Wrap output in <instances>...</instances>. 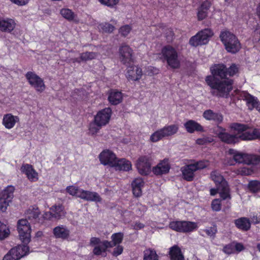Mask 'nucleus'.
Instances as JSON below:
<instances>
[{"label": "nucleus", "mask_w": 260, "mask_h": 260, "mask_svg": "<svg viewBox=\"0 0 260 260\" xmlns=\"http://www.w3.org/2000/svg\"><path fill=\"white\" fill-rule=\"evenodd\" d=\"M132 226L133 229L134 230H139L143 229L144 227V224L140 222H136L134 224L132 225Z\"/></svg>", "instance_id": "60"}, {"label": "nucleus", "mask_w": 260, "mask_h": 260, "mask_svg": "<svg viewBox=\"0 0 260 260\" xmlns=\"http://www.w3.org/2000/svg\"><path fill=\"white\" fill-rule=\"evenodd\" d=\"M53 234L57 238L66 239L69 237L70 231L65 226L60 225L53 229Z\"/></svg>", "instance_id": "29"}, {"label": "nucleus", "mask_w": 260, "mask_h": 260, "mask_svg": "<svg viewBox=\"0 0 260 260\" xmlns=\"http://www.w3.org/2000/svg\"><path fill=\"white\" fill-rule=\"evenodd\" d=\"M250 190L253 192H256L260 190V182L258 181H251L248 184Z\"/></svg>", "instance_id": "45"}, {"label": "nucleus", "mask_w": 260, "mask_h": 260, "mask_svg": "<svg viewBox=\"0 0 260 260\" xmlns=\"http://www.w3.org/2000/svg\"><path fill=\"white\" fill-rule=\"evenodd\" d=\"M99 158L101 164L113 168L116 171H128L132 168L131 161L125 158H118L113 152L109 149L101 152Z\"/></svg>", "instance_id": "3"}, {"label": "nucleus", "mask_w": 260, "mask_h": 260, "mask_svg": "<svg viewBox=\"0 0 260 260\" xmlns=\"http://www.w3.org/2000/svg\"><path fill=\"white\" fill-rule=\"evenodd\" d=\"M97 56L96 53L93 52H85L80 54V57L73 59V62L86 61L94 59Z\"/></svg>", "instance_id": "32"}, {"label": "nucleus", "mask_w": 260, "mask_h": 260, "mask_svg": "<svg viewBox=\"0 0 260 260\" xmlns=\"http://www.w3.org/2000/svg\"><path fill=\"white\" fill-rule=\"evenodd\" d=\"M27 245L23 243L22 245H19L12 248L16 250L14 254H15L18 260L29 253V248Z\"/></svg>", "instance_id": "30"}, {"label": "nucleus", "mask_w": 260, "mask_h": 260, "mask_svg": "<svg viewBox=\"0 0 260 260\" xmlns=\"http://www.w3.org/2000/svg\"><path fill=\"white\" fill-rule=\"evenodd\" d=\"M79 198L87 201L101 202L102 199L99 194L94 191L82 190Z\"/></svg>", "instance_id": "23"}, {"label": "nucleus", "mask_w": 260, "mask_h": 260, "mask_svg": "<svg viewBox=\"0 0 260 260\" xmlns=\"http://www.w3.org/2000/svg\"><path fill=\"white\" fill-rule=\"evenodd\" d=\"M214 35L213 30L210 28H205L199 31L196 35L191 37L189 44L194 47L207 44Z\"/></svg>", "instance_id": "9"}, {"label": "nucleus", "mask_w": 260, "mask_h": 260, "mask_svg": "<svg viewBox=\"0 0 260 260\" xmlns=\"http://www.w3.org/2000/svg\"><path fill=\"white\" fill-rule=\"evenodd\" d=\"M25 78L31 87L39 92H43L46 89L44 80L34 72H28Z\"/></svg>", "instance_id": "13"}, {"label": "nucleus", "mask_w": 260, "mask_h": 260, "mask_svg": "<svg viewBox=\"0 0 260 260\" xmlns=\"http://www.w3.org/2000/svg\"><path fill=\"white\" fill-rule=\"evenodd\" d=\"M145 182L142 178H135L132 182L133 192L135 197H139L142 194V188L144 187Z\"/></svg>", "instance_id": "22"}, {"label": "nucleus", "mask_w": 260, "mask_h": 260, "mask_svg": "<svg viewBox=\"0 0 260 260\" xmlns=\"http://www.w3.org/2000/svg\"><path fill=\"white\" fill-rule=\"evenodd\" d=\"M219 199H214L211 204V207L213 210L219 211L221 209V203Z\"/></svg>", "instance_id": "52"}, {"label": "nucleus", "mask_w": 260, "mask_h": 260, "mask_svg": "<svg viewBox=\"0 0 260 260\" xmlns=\"http://www.w3.org/2000/svg\"><path fill=\"white\" fill-rule=\"evenodd\" d=\"M43 217L45 219L50 220L52 218H54V213L51 210L49 212H46L43 214Z\"/></svg>", "instance_id": "59"}, {"label": "nucleus", "mask_w": 260, "mask_h": 260, "mask_svg": "<svg viewBox=\"0 0 260 260\" xmlns=\"http://www.w3.org/2000/svg\"><path fill=\"white\" fill-rule=\"evenodd\" d=\"M241 98L246 102L248 109L250 110L255 108L260 112V103L257 98L252 96L247 92L242 91L240 93Z\"/></svg>", "instance_id": "17"}, {"label": "nucleus", "mask_w": 260, "mask_h": 260, "mask_svg": "<svg viewBox=\"0 0 260 260\" xmlns=\"http://www.w3.org/2000/svg\"><path fill=\"white\" fill-rule=\"evenodd\" d=\"M235 250L236 253H239L245 249L242 243L234 242Z\"/></svg>", "instance_id": "58"}, {"label": "nucleus", "mask_w": 260, "mask_h": 260, "mask_svg": "<svg viewBox=\"0 0 260 260\" xmlns=\"http://www.w3.org/2000/svg\"><path fill=\"white\" fill-rule=\"evenodd\" d=\"M82 190V189L74 185L68 186L66 188L67 191L70 195L75 196L78 198H79V196L81 193Z\"/></svg>", "instance_id": "42"}, {"label": "nucleus", "mask_w": 260, "mask_h": 260, "mask_svg": "<svg viewBox=\"0 0 260 260\" xmlns=\"http://www.w3.org/2000/svg\"><path fill=\"white\" fill-rule=\"evenodd\" d=\"M212 76L206 78V82L211 87L212 94L219 96H226L232 89V81L225 78L228 74L233 76L238 71L235 64L231 66L227 72L223 64H215L210 68Z\"/></svg>", "instance_id": "1"}, {"label": "nucleus", "mask_w": 260, "mask_h": 260, "mask_svg": "<svg viewBox=\"0 0 260 260\" xmlns=\"http://www.w3.org/2000/svg\"><path fill=\"white\" fill-rule=\"evenodd\" d=\"M210 194L211 196H214L217 193H219V191L217 189V188L216 189H215V188H211L210 189Z\"/></svg>", "instance_id": "63"}, {"label": "nucleus", "mask_w": 260, "mask_h": 260, "mask_svg": "<svg viewBox=\"0 0 260 260\" xmlns=\"http://www.w3.org/2000/svg\"><path fill=\"white\" fill-rule=\"evenodd\" d=\"M165 138L161 128L158 129L153 132L150 136L149 140L151 142L156 143Z\"/></svg>", "instance_id": "40"}, {"label": "nucleus", "mask_w": 260, "mask_h": 260, "mask_svg": "<svg viewBox=\"0 0 260 260\" xmlns=\"http://www.w3.org/2000/svg\"><path fill=\"white\" fill-rule=\"evenodd\" d=\"M151 159L149 155H141L137 160L136 166L142 175H147L151 172Z\"/></svg>", "instance_id": "15"}, {"label": "nucleus", "mask_w": 260, "mask_h": 260, "mask_svg": "<svg viewBox=\"0 0 260 260\" xmlns=\"http://www.w3.org/2000/svg\"><path fill=\"white\" fill-rule=\"evenodd\" d=\"M252 170L243 167L238 170V173L242 175H249L252 173Z\"/></svg>", "instance_id": "57"}, {"label": "nucleus", "mask_w": 260, "mask_h": 260, "mask_svg": "<svg viewBox=\"0 0 260 260\" xmlns=\"http://www.w3.org/2000/svg\"><path fill=\"white\" fill-rule=\"evenodd\" d=\"M102 127V126L98 125L93 120V122H91L89 125V133L91 135H95L99 133Z\"/></svg>", "instance_id": "44"}, {"label": "nucleus", "mask_w": 260, "mask_h": 260, "mask_svg": "<svg viewBox=\"0 0 260 260\" xmlns=\"http://www.w3.org/2000/svg\"><path fill=\"white\" fill-rule=\"evenodd\" d=\"M236 226L242 230L247 231L250 228V223L248 219L241 217L235 220Z\"/></svg>", "instance_id": "33"}, {"label": "nucleus", "mask_w": 260, "mask_h": 260, "mask_svg": "<svg viewBox=\"0 0 260 260\" xmlns=\"http://www.w3.org/2000/svg\"><path fill=\"white\" fill-rule=\"evenodd\" d=\"M226 50L232 53H235L241 48V44L237 37L227 29L222 30L219 36Z\"/></svg>", "instance_id": "5"}, {"label": "nucleus", "mask_w": 260, "mask_h": 260, "mask_svg": "<svg viewBox=\"0 0 260 260\" xmlns=\"http://www.w3.org/2000/svg\"><path fill=\"white\" fill-rule=\"evenodd\" d=\"M206 233L210 237H214L217 233V228L215 226L208 228L205 230Z\"/></svg>", "instance_id": "54"}, {"label": "nucleus", "mask_w": 260, "mask_h": 260, "mask_svg": "<svg viewBox=\"0 0 260 260\" xmlns=\"http://www.w3.org/2000/svg\"><path fill=\"white\" fill-rule=\"evenodd\" d=\"M123 99L122 93L116 90H111L108 95V100L109 103L113 105L120 103Z\"/></svg>", "instance_id": "26"}, {"label": "nucleus", "mask_w": 260, "mask_h": 260, "mask_svg": "<svg viewBox=\"0 0 260 260\" xmlns=\"http://www.w3.org/2000/svg\"><path fill=\"white\" fill-rule=\"evenodd\" d=\"M170 164L168 158L161 160L155 167L152 169L153 173L156 175H161L169 173L170 170Z\"/></svg>", "instance_id": "20"}, {"label": "nucleus", "mask_w": 260, "mask_h": 260, "mask_svg": "<svg viewBox=\"0 0 260 260\" xmlns=\"http://www.w3.org/2000/svg\"><path fill=\"white\" fill-rule=\"evenodd\" d=\"M14 187L11 185L8 186L2 192L1 198L12 201L13 198Z\"/></svg>", "instance_id": "38"}, {"label": "nucleus", "mask_w": 260, "mask_h": 260, "mask_svg": "<svg viewBox=\"0 0 260 260\" xmlns=\"http://www.w3.org/2000/svg\"><path fill=\"white\" fill-rule=\"evenodd\" d=\"M43 236V232H41V231H38L36 234V236L37 237H41L42 236Z\"/></svg>", "instance_id": "64"}, {"label": "nucleus", "mask_w": 260, "mask_h": 260, "mask_svg": "<svg viewBox=\"0 0 260 260\" xmlns=\"http://www.w3.org/2000/svg\"><path fill=\"white\" fill-rule=\"evenodd\" d=\"M185 129L188 133H193L194 132H204L203 126L198 122L193 120H189L184 124Z\"/></svg>", "instance_id": "25"}, {"label": "nucleus", "mask_w": 260, "mask_h": 260, "mask_svg": "<svg viewBox=\"0 0 260 260\" xmlns=\"http://www.w3.org/2000/svg\"><path fill=\"white\" fill-rule=\"evenodd\" d=\"M19 122V117L13 115L11 113H7L3 116L2 124L7 129H10L13 128L15 124Z\"/></svg>", "instance_id": "21"}, {"label": "nucleus", "mask_w": 260, "mask_h": 260, "mask_svg": "<svg viewBox=\"0 0 260 260\" xmlns=\"http://www.w3.org/2000/svg\"><path fill=\"white\" fill-rule=\"evenodd\" d=\"M159 256L155 250L148 248L143 252V260H158Z\"/></svg>", "instance_id": "37"}, {"label": "nucleus", "mask_w": 260, "mask_h": 260, "mask_svg": "<svg viewBox=\"0 0 260 260\" xmlns=\"http://www.w3.org/2000/svg\"><path fill=\"white\" fill-rule=\"evenodd\" d=\"M230 127L233 131V134H230L225 129L220 126H217L214 129V133L221 141L228 144H235L240 141H247L253 138V135L248 133L247 125L243 124L234 123Z\"/></svg>", "instance_id": "2"}, {"label": "nucleus", "mask_w": 260, "mask_h": 260, "mask_svg": "<svg viewBox=\"0 0 260 260\" xmlns=\"http://www.w3.org/2000/svg\"><path fill=\"white\" fill-rule=\"evenodd\" d=\"M148 75L151 76L154 74H157L158 73V70L156 68L150 67L148 68Z\"/></svg>", "instance_id": "61"}, {"label": "nucleus", "mask_w": 260, "mask_h": 260, "mask_svg": "<svg viewBox=\"0 0 260 260\" xmlns=\"http://www.w3.org/2000/svg\"><path fill=\"white\" fill-rule=\"evenodd\" d=\"M211 5V3L208 1H205L202 3L198 9L197 18L198 20H203L207 18Z\"/></svg>", "instance_id": "24"}, {"label": "nucleus", "mask_w": 260, "mask_h": 260, "mask_svg": "<svg viewBox=\"0 0 260 260\" xmlns=\"http://www.w3.org/2000/svg\"><path fill=\"white\" fill-rule=\"evenodd\" d=\"M132 27L130 25L122 26L119 29V33L123 37H126L131 31Z\"/></svg>", "instance_id": "46"}, {"label": "nucleus", "mask_w": 260, "mask_h": 260, "mask_svg": "<svg viewBox=\"0 0 260 260\" xmlns=\"http://www.w3.org/2000/svg\"><path fill=\"white\" fill-rule=\"evenodd\" d=\"M98 27L99 30L103 33H111L115 29L114 26L108 22L100 23Z\"/></svg>", "instance_id": "39"}, {"label": "nucleus", "mask_w": 260, "mask_h": 260, "mask_svg": "<svg viewBox=\"0 0 260 260\" xmlns=\"http://www.w3.org/2000/svg\"><path fill=\"white\" fill-rule=\"evenodd\" d=\"M160 58L163 61H166L167 65L171 69L180 68V61L178 53L176 48L171 45L164 46L160 53Z\"/></svg>", "instance_id": "4"}, {"label": "nucleus", "mask_w": 260, "mask_h": 260, "mask_svg": "<svg viewBox=\"0 0 260 260\" xmlns=\"http://www.w3.org/2000/svg\"><path fill=\"white\" fill-rule=\"evenodd\" d=\"M11 202L10 200H6L1 198L0 199V210L2 212H5L7 207Z\"/></svg>", "instance_id": "51"}, {"label": "nucleus", "mask_w": 260, "mask_h": 260, "mask_svg": "<svg viewBox=\"0 0 260 260\" xmlns=\"http://www.w3.org/2000/svg\"><path fill=\"white\" fill-rule=\"evenodd\" d=\"M203 116L207 120H213L219 123L223 120V117L221 114L214 112L211 110H207L204 111Z\"/></svg>", "instance_id": "28"}, {"label": "nucleus", "mask_w": 260, "mask_h": 260, "mask_svg": "<svg viewBox=\"0 0 260 260\" xmlns=\"http://www.w3.org/2000/svg\"><path fill=\"white\" fill-rule=\"evenodd\" d=\"M125 75L126 78L129 81H138L142 77V70L137 66H131L128 67Z\"/></svg>", "instance_id": "19"}, {"label": "nucleus", "mask_w": 260, "mask_h": 260, "mask_svg": "<svg viewBox=\"0 0 260 260\" xmlns=\"http://www.w3.org/2000/svg\"><path fill=\"white\" fill-rule=\"evenodd\" d=\"M167 35H166V38L168 41H171L174 36V34L171 28L167 29Z\"/></svg>", "instance_id": "62"}, {"label": "nucleus", "mask_w": 260, "mask_h": 260, "mask_svg": "<svg viewBox=\"0 0 260 260\" xmlns=\"http://www.w3.org/2000/svg\"><path fill=\"white\" fill-rule=\"evenodd\" d=\"M15 249H11L4 257L3 260H18L14 253L15 252Z\"/></svg>", "instance_id": "49"}, {"label": "nucleus", "mask_w": 260, "mask_h": 260, "mask_svg": "<svg viewBox=\"0 0 260 260\" xmlns=\"http://www.w3.org/2000/svg\"><path fill=\"white\" fill-rule=\"evenodd\" d=\"M40 212L38 208L30 207L25 212V217L32 222H39V216Z\"/></svg>", "instance_id": "27"}, {"label": "nucleus", "mask_w": 260, "mask_h": 260, "mask_svg": "<svg viewBox=\"0 0 260 260\" xmlns=\"http://www.w3.org/2000/svg\"><path fill=\"white\" fill-rule=\"evenodd\" d=\"M223 251L226 254L235 253L234 242L225 245L223 248Z\"/></svg>", "instance_id": "47"}, {"label": "nucleus", "mask_w": 260, "mask_h": 260, "mask_svg": "<svg viewBox=\"0 0 260 260\" xmlns=\"http://www.w3.org/2000/svg\"><path fill=\"white\" fill-rule=\"evenodd\" d=\"M111 115V108H106L99 111L94 116L93 120L98 125L104 126L109 123Z\"/></svg>", "instance_id": "16"}, {"label": "nucleus", "mask_w": 260, "mask_h": 260, "mask_svg": "<svg viewBox=\"0 0 260 260\" xmlns=\"http://www.w3.org/2000/svg\"><path fill=\"white\" fill-rule=\"evenodd\" d=\"M170 255L171 260H184L181 250L177 246H174L170 248Z\"/></svg>", "instance_id": "36"}, {"label": "nucleus", "mask_w": 260, "mask_h": 260, "mask_svg": "<svg viewBox=\"0 0 260 260\" xmlns=\"http://www.w3.org/2000/svg\"><path fill=\"white\" fill-rule=\"evenodd\" d=\"M248 133L251 135H253L252 137H253V138L252 139H248V140H254V139H256L257 138H259L260 139V129H257V128H254V129H250L249 128V127H248Z\"/></svg>", "instance_id": "50"}, {"label": "nucleus", "mask_w": 260, "mask_h": 260, "mask_svg": "<svg viewBox=\"0 0 260 260\" xmlns=\"http://www.w3.org/2000/svg\"><path fill=\"white\" fill-rule=\"evenodd\" d=\"M10 233L8 227L0 221V240H3L8 237Z\"/></svg>", "instance_id": "43"}, {"label": "nucleus", "mask_w": 260, "mask_h": 260, "mask_svg": "<svg viewBox=\"0 0 260 260\" xmlns=\"http://www.w3.org/2000/svg\"><path fill=\"white\" fill-rule=\"evenodd\" d=\"M103 5L113 8L119 3L120 0H98Z\"/></svg>", "instance_id": "48"}, {"label": "nucleus", "mask_w": 260, "mask_h": 260, "mask_svg": "<svg viewBox=\"0 0 260 260\" xmlns=\"http://www.w3.org/2000/svg\"><path fill=\"white\" fill-rule=\"evenodd\" d=\"M21 172L25 174L27 179L31 182H36L39 180L38 172L29 164H23L20 168Z\"/></svg>", "instance_id": "18"}, {"label": "nucleus", "mask_w": 260, "mask_h": 260, "mask_svg": "<svg viewBox=\"0 0 260 260\" xmlns=\"http://www.w3.org/2000/svg\"><path fill=\"white\" fill-rule=\"evenodd\" d=\"M211 178L217 187L220 197L223 200L230 199L229 188L222 176L217 171H213L211 173Z\"/></svg>", "instance_id": "7"}, {"label": "nucleus", "mask_w": 260, "mask_h": 260, "mask_svg": "<svg viewBox=\"0 0 260 260\" xmlns=\"http://www.w3.org/2000/svg\"><path fill=\"white\" fill-rule=\"evenodd\" d=\"M229 153L233 155L234 160L238 163L250 165L257 164L260 162V157L259 156L243 153L234 149H230Z\"/></svg>", "instance_id": "11"}, {"label": "nucleus", "mask_w": 260, "mask_h": 260, "mask_svg": "<svg viewBox=\"0 0 260 260\" xmlns=\"http://www.w3.org/2000/svg\"><path fill=\"white\" fill-rule=\"evenodd\" d=\"M123 250V247L121 245H118L114 249L112 252L113 255L117 256L120 255Z\"/></svg>", "instance_id": "56"}, {"label": "nucleus", "mask_w": 260, "mask_h": 260, "mask_svg": "<svg viewBox=\"0 0 260 260\" xmlns=\"http://www.w3.org/2000/svg\"><path fill=\"white\" fill-rule=\"evenodd\" d=\"M60 14L64 19L69 21H75L78 22L77 15L71 9L69 8H62L60 10Z\"/></svg>", "instance_id": "31"}, {"label": "nucleus", "mask_w": 260, "mask_h": 260, "mask_svg": "<svg viewBox=\"0 0 260 260\" xmlns=\"http://www.w3.org/2000/svg\"><path fill=\"white\" fill-rule=\"evenodd\" d=\"M10 1L18 6H24L27 5L30 0H10Z\"/></svg>", "instance_id": "55"}, {"label": "nucleus", "mask_w": 260, "mask_h": 260, "mask_svg": "<svg viewBox=\"0 0 260 260\" xmlns=\"http://www.w3.org/2000/svg\"><path fill=\"white\" fill-rule=\"evenodd\" d=\"M213 141V138L209 137H204L199 138L196 140V143L199 145H205L207 143L212 142Z\"/></svg>", "instance_id": "53"}, {"label": "nucleus", "mask_w": 260, "mask_h": 260, "mask_svg": "<svg viewBox=\"0 0 260 260\" xmlns=\"http://www.w3.org/2000/svg\"><path fill=\"white\" fill-rule=\"evenodd\" d=\"M118 53L119 60L123 64L128 65L134 62V51L129 45L122 44L119 48Z\"/></svg>", "instance_id": "14"}, {"label": "nucleus", "mask_w": 260, "mask_h": 260, "mask_svg": "<svg viewBox=\"0 0 260 260\" xmlns=\"http://www.w3.org/2000/svg\"><path fill=\"white\" fill-rule=\"evenodd\" d=\"M178 129L179 126L177 124L168 125L161 128L165 137L175 135L177 133Z\"/></svg>", "instance_id": "34"}, {"label": "nucleus", "mask_w": 260, "mask_h": 260, "mask_svg": "<svg viewBox=\"0 0 260 260\" xmlns=\"http://www.w3.org/2000/svg\"><path fill=\"white\" fill-rule=\"evenodd\" d=\"M90 245L93 247L92 252L94 255L103 257L106 256L107 249L112 247L111 242L107 240L101 241L96 237H92L90 239Z\"/></svg>", "instance_id": "8"}, {"label": "nucleus", "mask_w": 260, "mask_h": 260, "mask_svg": "<svg viewBox=\"0 0 260 260\" xmlns=\"http://www.w3.org/2000/svg\"><path fill=\"white\" fill-rule=\"evenodd\" d=\"M169 226L175 231L182 233L191 232L198 228L197 222L188 221H173L170 223Z\"/></svg>", "instance_id": "12"}, {"label": "nucleus", "mask_w": 260, "mask_h": 260, "mask_svg": "<svg viewBox=\"0 0 260 260\" xmlns=\"http://www.w3.org/2000/svg\"><path fill=\"white\" fill-rule=\"evenodd\" d=\"M123 238V234L122 233L113 234L111 236L112 241L111 242L112 245V247L121 243L122 241Z\"/></svg>", "instance_id": "41"}, {"label": "nucleus", "mask_w": 260, "mask_h": 260, "mask_svg": "<svg viewBox=\"0 0 260 260\" xmlns=\"http://www.w3.org/2000/svg\"><path fill=\"white\" fill-rule=\"evenodd\" d=\"M17 231L21 241L28 244L31 240V228L26 219H21L17 222Z\"/></svg>", "instance_id": "10"}, {"label": "nucleus", "mask_w": 260, "mask_h": 260, "mask_svg": "<svg viewBox=\"0 0 260 260\" xmlns=\"http://www.w3.org/2000/svg\"><path fill=\"white\" fill-rule=\"evenodd\" d=\"M50 210L54 213V217L59 219L64 217L66 214L64 208L61 205H55L50 208Z\"/></svg>", "instance_id": "35"}, {"label": "nucleus", "mask_w": 260, "mask_h": 260, "mask_svg": "<svg viewBox=\"0 0 260 260\" xmlns=\"http://www.w3.org/2000/svg\"><path fill=\"white\" fill-rule=\"evenodd\" d=\"M209 165V161L206 160H200L185 165L181 168L182 177L187 181H191L194 178V173L197 171L203 169Z\"/></svg>", "instance_id": "6"}]
</instances>
